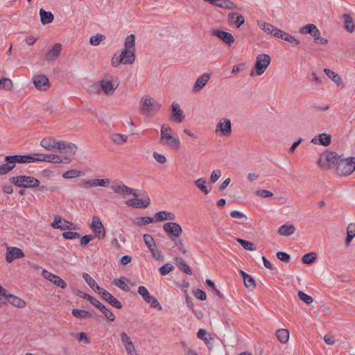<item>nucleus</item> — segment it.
Here are the masks:
<instances>
[{"label": "nucleus", "mask_w": 355, "mask_h": 355, "mask_svg": "<svg viewBox=\"0 0 355 355\" xmlns=\"http://www.w3.org/2000/svg\"><path fill=\"white\" fill-rule=\"evenodd\" d=\"M4 162L3 164L0 165V175H3L11 171L15 168L16 162L13 161L11 155H7L4 157Z\"/></svg>", "instance_id": "6ab92c4d"}, {"label": "nucleus", "mask_w": 355, "mask_h": 355, "mask_svg": "<svg viewBox=\"0 0 355 355\" xmlns=\"http://www.w3.org/2000/svg\"><path fill=\"white\" fill-rule=\"evenodd\" d=\"M91 229L94 234V236L98 239H104L105 236V230L100 218L94 216L92 218Z\"/></svg>", "instance_id": "6e6552de"}, {"label": "nucleus", "mask_w": 355, "mask_h": 355, "mask_svg": "<svg viewBox=\"0 0 355 355\" xmlns=\"http://www.w3.org/2000/svg\"><path fill=\"white\" fill-rule=\"evenodd\" d=\"M172 120L177 123H180L184 119V115L178 103L173 102L171 105Z\"/></svg>", "instance_id": "4be33fe9"}, {"label": "nucleus", "mask_w": 355, "mask_h": 355, "mask_svg": "<svg viewBox=\"0 0 355 355\" xmlns=\"http://www.w3.org/2000/svg\"><path fill=\"white\" fill-rule=\"evenodd\" d=\"M11 156L16 164H28L35 162V160H37L35 158L34 153L31 155H14Z\"/></svg>", "instance_id": "b1692460"}, {"label": "nucleus", "mask_w": 355, "mask_h": 355, "mask_svg": "<svg viewBox=\"0 0 355 355\" xmlns=\"http://www.w3.org/2000/svg\"><path fill=\"white\" fill-rule=\"evenodd\" d=\"M120 56L123 58V64H132L136 58L135 51L123 49L121 52Z\"/></svg>", "instance_id": "bb28decb"}, {"label": "nucleus", "mask_w": 355, "mask_h": 355, "mask_svg": "<svg viewBox=\"0 0 355 355\" xmlns=\"http://www.w3.org/2000/svg\"><path fill=\"white\" fill-rule=\"evenodd\" d=\"M277 340L283 344L288 343L290 337L289 331L286 329H279L275 332Z\"/></svg>", "instance_id": "473e14b6"}, {"label": "nucleus", "mask_w": 355, "mask_h": 355, "mask_svg": "<svg viewBox=\"0 0 355 355\" xmlns=\"http://www.w3.org/2000/svg\"><path fill=\"white\" fill-rule=\"evenodd\" d=\"M284 40L285 41H287L288 42L293 44V45H299L300 44V41L296 39L295 37L292 36L291 35L288 34V33H286L284 35Z\"/></svg>", "instance_id": "e2e57ef3"}, {"label": "nucleus", "mask_w": 355, "mask_h": 355, "mask_svg": "<svg viewBox=\"0 0 355 355\" xmlns=\"http://www.w3.org/2000/svg\"><path fill=\"white\" fill-rule=\"evenodd\" d=\"M317 258V254L315 252H309L307 254H305L302 257V261L303 263L305 264H311L313 263Z\"/></svg>", "instance_id": "3c124183"}, {"label": "nucleus", "mask_w": 355, "mask_h": 355, "mask_svg": "<svg viewBox=\"0 0 355 355\" xmlns=\"http://www.w3.org/2000/svg\"><path fill=\"white\" fill-rule=\"evenodd\" d=\"M135 40L136 37L134 34L128 35L125 39L123 49L135 51Z\"/></svg>", "instance_id": "4c0bfd02"}, {"label": "nucleus", "mask_w": 355, "mask_h": 355, "mask_svg": "<svg viewBox=\"0 0 355 355\" xmlns=\"http://www.w3.org/2000/svg\"><path fill=\"white\" fill-rule=\"evenodd\" d=\"M90 303L95 307L98 308L108 320L112 321V322L114 320L115 317H114V314L105 305H103L102 303H101L98 300L93 297V299H92Z\"/></svg>", "instance_id": "a211bd4d"}, {"label": "nucleus", "mask_w": 355, "mask_h": 355, "mask_svg": "<svg viewBox=\"0 0 355 355\" xmlns=\"http://www.w3.org/2000/svg\"><path fill=\"white\" fill-rule=\"evenodd\" d=\"M150 198L146 196L141 199L133 198L130 199L126 202V205L129 207H133L135 208L139 207H148L150 205Z\"/></svg>", "instance_id": "aec40b11"}, {"label": "nucleus", "mask_w": 355, "mask_h": 355, "mask_svg": "<svg viewBox=\"0 0 355 355\" xmlns=\"http://www.w3.org/2000/svg\"><path fill=\"white\" fill-rule=\"evenodd\" d=\"M297 295L300 300L304 302L306 304H311L313 302V299L311 296L304 293L302 291H299L297 293Z\"/></svg>", "instance_id": "6e6d98bb"}, {"label": "nucleus", "mask_w": 355, "mask_h": 355, "mask_svg": "<svg viewBox=\"0 0 355 355\" xmlns=\"http://www.w3.org/2000/svg\"><path fill=\"white\" fill-rule=\"evenodd\" d=\"M163 141L166 145L171 146L175 149H179L180 148L179 138L173 137L171 133L165 134L162 130L161 131L160 142Z\"/></svg>", "instance_id": "9b49d317"}, {"label": "nucleus", "mask_w": 355, "mask_h": 355, "mask_svg": "<svg viewBox=\"0 0 355 355\" xmlns=\"http://www.w3.org/2000/svg\"><path fill=\"white\" fill-rule=\"evenodd\" d=\"M130 282V279H128L127 277H121L119 279L114 280V284L116 286L119 287L122 291H123L125 292H129L130 288L126 284L127 282Z\"/></svg>", "instance_id": "e433bc0d"}, {"label": "nucleus", "mask_w": 355, "mask_h": 355, "mask_svg": "<svg viewBox=\"0 0 355 355\" xmlns=\"http://www.w3.org/2000/svg\"><path fill=\"white\" fill-rule=\"evenodd\" d=\"M172 241L174 243L175 247L183 254H187L188 252L187 247L184 243V241L181 238H172Z\"/></svg>", "instance_id": "ea45409f"}, {"label": "nucleus", "mask_w": 355, "mask_h": 355, "mask_svg": "<svg viewBox=\"0 0 355 355\" xmlns=\"http://www.w3.org/2000/svg\"><path fill=\"white\" fill-rule=\"evenodd\" d=\"M33 82L35 87L41 91H46L50 87L49 80L44 75L35 76Z\"/></svg>", "instance_id": "f8f14e48"}, {"label": "nucleus", "mask_w": 355, "mask_h": 355, "mask_svg": "<svg viewBox=\"0 0 355 355\" xmlns=\"http://www.w3.org/2000/svg\"><path fill=\"white\" fill-rule=\"evenodd\" d=\"M174 269V267L170 263H166L159 268V272L162 275H166Z\"/></svg>", "instance_id": "680f3d73"}, {"label": "nucleus", "mask_w": 355, "mask_h": 355, "mask_svg": "<svg viewBox=\"0 0 355 355\" xmlns=\"http://www.w3.org/2000/svg\"><path fill=\"white\" fill-rule=\"evenodd\" d=\"M211 35L218 37L228 46H231L234 42V37L230 33L214 29L211 31Z\"/></svg>", "instance_id": "2eb2a0df"}, {"label": "nucleus", "mask_w": 355, "mask_h": 355, "mask_svg": "<svg viewBox=\"0 0 355 355\" xmlns=\"http://www.w3.org/2000/svg\"><path fill=\"white\" fill-rule=\"evenodd\" d=\"M206 180L203 178H198L194 182V184L196 187H198L205 194H208L210 192L211 187H210L208 188L206 186Z\"/></svg>", "instance_id": "58836bf2"}, {"label": "nucleus", "mask_w": 355, "mask_h": 355, "mask_svg": "<svg viewBox=\"0 0 355 355\" xmlns=\"http://www.w3.org/2000/svg\"><path fill=\"white\" fill-rule=\"evenodd\" d=\"M355 171V157L350 156L345 157L340 155L335 172L339 176H348Z\"/></svg>", "instance_id": "f257e3e1"}, {"label": "nucleus", "mask_w": 355, "mask_h": 355, "mask_svg": "<svg viewBox=\"0 0 355 355\" xmlns=\"http://www.w3.org/2000/svg\"><path fill=\"white\" fill-rule=\"evenodd\" d=\"M314 28H315V25H314L313 24H309L302 27L300 30V33L302 34L313 35Z\"/></svg>", "instance_id": "4d7b16f0"}, {"label": "nucleus", "mask_w": 355, "mask_h": 355, "mask_svg": "<svg viewBox=\"0 0 355 355\" xmlns=\"http://www.w3.org/2000/svg\"><path fill=\"white\" fill-rule=\"evenodd\" d=\"M205 2L209 3L212 6L219 8L232 10L237 8L236 5L230 0H203Z\"/></svg>", "instance_id": "412c9836"}, {"label": "nucleus", "mask_w": 355, "mask_h": 355, "mask_svg": "<svg viewBox=\"0 0 355 355\" xmlns=\"http://www.w3.org/2000/svg\"><path fill=\"white\" fill-rule=\"evenodd\" d=\"M7 301H8L12 305L16 307L23 308L26 306V302L24 300L17 296L10 294L8 295L6 293V302Z\"/></svg>", "instance_id": "72a5a7b5"}, {"label": "nucleus", "mask_w": 355, "mask_h": 355, "mask_svg": "<svg viewBox=\"0 0 355 355\" xmlns=\"http://www.w3.org/2000/svg\"><path fill=\"white\" fill-rule=\"evenodd\" d=\"M193 294L196 298L202 301H205L207 298L205 293L200 289H196L193 291Z\"/></svg>", "instance_id": "774afa93"}, {"label": "nucleus", "mask_w": 355, "mask_h": 355, "mask_svg": "<svg viewBox=\"0 0 355 355\" xmlns=\"http://www.w3.org/2000/svg\"><path fill=\"white\" fill-rule=\"evenodd\" d=\"M95 86L97 88L98 92H100L101 90L105 94L110 96L114 93L118 85H114V84L112 83V79L105 78L98 81Z\"/></svg>", "instance_id": "423d86ee"}, {"label": "nucleus", "mask_w": 355, "mask_h": 355, "mask_svg": "<svg viewBox=\"0 0 355 355\" xmlns=\"http://www.w3.org/2000/svg\"><path fill=\"white\" fill-rule=\"evenodd\" d=\"M42 275L44 278L53 283L57 286H59L62 288H65L67 287V283L62 279L49 272L48 270H43Z\"/></svg>", "instance_id": "4468645a"}, {"label": "nucleus", "mask_w": 355, "mask_h": 355, "mask_svg": "<svg viewBox=\"0 0 355 355\" xmlns=\"http://www.w3.org/2000/svg\"><path fill=\"white\" fill-rule=\"evenodd\" d=\"M10 183L18 187L34 188L40 185V181L31 176L18 175L13 176L9 179Z\"/></svg>", "instance_id": "20e7f679"}, {"label": "nucleus", "mask_w": 355, "mask_h": 355, "mask_svg": "<svg viewBox=\"0 0 355 355\" xmlns=\"http://www.w3.org/2000/svg\"><path fill=\"white\" fill-rule=\"evenodd\" d=\"M324 71L325 74L335 83L340 84L342 83V80L340 76L334 71L329 69H324Z\"/></svg>", "instance_id": "de8ad7c7"}, {"label": "nucleus", "mask_w": 355, "mask_h": 355, "mask_svg": "<svg viewBox=\"0 0 355 355\" xmlns=\"http://www.w3.org/2000/svg\"><path fill=\"white\" fill-rule=\"evenodd\" d=\"M209 78L210 75L209 73H204L198 77L195 83L193 90L196 92L201 90L208 83Z\"/></svg>", "instance_id": "a878e982"}, {"label": "nucleus", "mask_w": 355, "mask_h": 355, "mask_svg": "<svg viewBox=\"0 0 355 355\" xmlns=\"http://www.w3.org/2000/svg\"><path fill=\"white\" fill-rule=\"evenodd\" d=\"M331 137L330 135L322 133L318 135V138L314 137L311 140V143L314 144H320L322 146H327L331 143Z\"/></svg>", "instance_id": "7c9ffc66"}, {"label": "nucleus", "mask_w": 355, "mask_h": 355, "mask_svg": "<svg viewBox=\"0 0 355 355\" xmlns=\"http://www.w3.org/2000/svg\"><path fill=\"white\" fill-rule=\"evenodd\" d=\"M24 257L23 251L17 247H8L6 260L8 263H11L14 259Z\"/></svg>", "instance_id": "f3484780"}, {"label": "nucleus", "mask_w": 355, "mask_h": 355, "mask_svg": "<svg viewBox=\"0 0 355 355\" xmlns=\"http://www.w3.org/2000/svg\"><path fill=\"white\" fill-rule=\"evenodd\" d=\"M62 51V44L59 42L55 43L44 55V59L47 62L56 60L60 55Z\"/></svg>", "instance_id": "1a4fd4ad"}, {"label": "nucleus", "mask_w": 355, "mask_h": 355, "mask_svg": "<svg viewBox=\"0 0 355 355\" xmlns=\"http://www.w3.org/2000/svg\"><path fill=\"white\" fill-rule=\"evenodd\" d=\"M338 157L339 155L334 151L326 152L320 155L318 164L324 170L336 168Z\"/></svg>", "instance_id": "7ed1b4c3"}, {"label": "nucleus", "mask_w": 355, "mask_h": 355, "mask_svg": "<svg viewBox=\"0 0 355 355\" xmlns=\"http://www.w3.org/2000/svg\"><path fill=\"white\" fill-rule=\"evenodd\" d=\"M93 239L94 236L92 234L85 235L80 238V244L82 247H85Z\"/></svg>", "instance_id": "338daca9"}, {"label": "nucleus", "mask_w": 355, "mask_h": 355, "mask_svg": "<svg viewBox=\"0 0 355 355\" xmlns=\"http://www.w3.org/2000/svg\"><path fill=\"white\" fill-rule=\"evenodd\" d=\"M76 338L78 341H84L86 344H89L90 343V339L88 338L87 334L85 332L76 334Z\"/></svg>", "instance_id": "69168bd1"}, {"label": "nucleus", "mask_w": 355, "mask_h": 355, "mask_svg": "<svg viewBox=\"0 0 355 355\" xmlns=\"http://www.w3.org/2000/svg\"><path fill=\"white\" fill-rule=\"evenodd\" d=\"M261 28L268 34L273 33L275 26L270 24L263 22L261 25Z\"/></svg>", "instance_id": "0e129e2a"}, {"label": "nucleus", "mask_w": 355, "mask_h": 355, "mask_svg": "<svg viewBox=\"0 0 355 355\" xmlns=\"http://www.w3.org/2000/svg\"><path fill=\"white\" fill-rule=\"evenodd\" d=\"M62 237L65 239H75L80 237V234L76 232H64L62 233Z\"/></svg>", "instance_id": "bf43d9fd"}, {"label": "nucleus", "mask_w": 355, "mask_h": 355, "mask_svg": "<svg viewBox=\"0 0 355 355\" xmlns=\"http://www.w3.org/2000/svg\"><path fill=\"white\" fill-rule=\"evenodd\" d=\"M40 21L43 25L53 22L54 19L53 14L50 11H46L43 8L40 9Z\"/></svg>", "instance_id": "c756f323"}, {"label": "nucleus", "mask_w": 355, "mask_h": 355, "mask_svg": "<svg viewBox=\"0 0 355 355\" xmlns=\"http://www.w3.org/2000/svg\"><path fill=\"white\" fill-rule=\"evenodd\" d=\"M220 132L221 135L228 137L232 133V124L230 119L223 118L218 123L216 132Z\"/></svg>", "instance_id": "9d476101"}, {"label": "nucleus", "mask_w": 355, "mask_h": 355, "mask_svg": "<svg viewBox=\"0 0 355 355\" xmlns=\"http://www.w3.org/2000/svg\"><path fill=\"white\" fill-rule=\"evenodd\" d=\"M153 221L154 218L150 216L137 218L135 220V223L139 226L148 225L149 223H153Z\"/></svg>", "instance_id": "864d4df0"}, {"label": "nucleus", "mask_w": 355, "mask_h": 355, "mask_svg": "<svg viewBox=\"0 0 355 355\" xmlns=\"http://www.w3.org/2000/svg\"><path fill=\"white\" fill-rule=\"evenodd\" d=\"M35 158L37 159L35 162H52L53 159L57 158V155H47L42 153H34Z\"/></svg>", "instance_id": "79ce46f5"}, {"label": "nucleus", "mask_w": 355, "mask_h": 355, "mask_svg": "<svg viewBox=\"0 0 355 355\" xmlns=\"http://www.w3.org/2000/svg\"><path fill=\"white\" fill-rule=\"evenodd\" d=\"M78 147L76 144L66 141H58L56 143L55 149H58L60 152H67V150L75 153Z\"/></svg>", "instance_id": "5701e85b"}, {"label": "nucleus", "mask_w": 355, "mask_h": 355, "mask_svg": "<svg viewBox=\"0 0 355 355\" xmlns=\"http://www.w3.org/2000/svg\"><path fill=\"white\" fill-rule=\"evenodd\" d=\"M156 221L173 220L175 219V214L173 212L162 211L157 212L155 215Z\"/></svg>", "instance_id": "cd10ccee"}, {"label": "nucleus", "mask_w": 355, "mask_h": 355, "mask_svg": "<svg viewBox=\"0 0 355 355\" xmlns=\"http://www.w3.org/2000/svg\"><path fill=\"white\" fill-rule=\"evenodd\" d=\"M98 294L101 295L103 299L107 302L112 306L116 309L122 308L123 305L121 302L104 288H102Z\"/></svg>", "instance_id": "dca6fc26"}, {"label": "nucleus", "mask_w": 355, "mask_h": 355, "mask_svg": "<svg viewBox=\"0 0 355 355\" xmlns=\"http://www.w3.org/2000/svg\"><path fill=\"white\" fill-rule=\"evenodd\" d=\"M296 228L293 224H284L278 229V234L281 236H288L295 233Z\"/></svg>", "instance_id": "c85d7f7f"}, {"label": "nucleus", "mask_w": 355, "mask_h": 355, "mask_svg": "<svg viewBox=\"0 0 355 355\" xmlns=\"http://www.w3.org/2000/svg\"><path fill=\"white\" fill-rule=\"evenodd\" d=\"M13 84L10 78H3L0 80V89L11 90Z\"/></svg>", "instance_id": "603ef678"}, {"label": "nucleus", "mask_w": 355, "mask_h": 355, "mask_svg": "<svg viewBox=\"0 0 355 355\" xmlns=\"http://www.w3.org/2000/svg\"><path fill=\"white\" fill-rule=\"evenodd\" d=\"M197 336L198 338L203 340L207 345H211L214 341V338L208 335L205 329H200L197 333Z\"/></svg>", "instance_id": "a18cd8bd"}, {"label": "nucleus", "mask_w": 355, "mask_h": 355, "mask_svg": "<svg viewBox=\"0 0 355 355\" xmlns=\"http://www.w3.org/2000/svg\"><path fill=\"white\" fill-rule=\"evenodd\" d=\"M138 293L142 297L144 301H146L150 297L148 289L144 286H139Z\"/></svg>", "instance_id": "13d9d810"}, {"label": "nucleus", "mask_w": 355, "mask_h": 355, "mask_svg": "<svg viewBox=\"0 0 355 355\" xmlns=\"http://www.w3.org/2000/svg\"><path fill=\"white\" fill-rule=\"evenodd\" d=\"M270 57L268 54H259L256 58L255 74L262 75L270 63Z\"/></svg>", "instance_id": "39448f33"}, {"label": "nucleus", "mask_w": 355, "mask_h": 355, "mask_svg": "<svg viewBox=\"0 0 355 355\" xmlns=\"http://www.w3.org/2000/svg\"><path fill=\"white\" fill-rule=\"evenodd\" d=\"M355 236V224L350 223L347 228V237L345 239V243L347 245H349L353 238Z\"/></svg>", "instance_id": "49530a36"}, {"label": "nucleus", "mask_w": 355, "mask_h": 355, "mask_svg": "<svg viewBox=\"0 0 355 355\" xmlns=\"http://www.w3.org/2000/svg\"><path fill=\"white\" fill-rule=\"evenodd\" d=\"M164 231L170 238H179L182 233V228L180 224L174 222H168L163 225Z\"/></svg>", "instance_id": "0eeeda50"}, {"label": "nucleus", "mask_w": 355, "mask_h": 355, "mask_svg": "<svg viewBox=\"0 0 355 355\" xmlns=\"http://www.w3.org/2000/svg\"><path fill=\"white\" fill-rule=\"evenodd\" d=\"M83 277L87 284L91 288H92L95 292H98V293L101 291L103 288H101L95 282V280L87 273L84 272L83 274Z\"/></svg>", "instance_id": "c9c22d12"}, {"label": "nucleus", "mask_w": 355, "mask_h": 355, "mask_svg": "<svg viewBox=\"0 0 355 355\" xmlns=\"http://www.w3.org/2000/svg\"><path fill=\"white\" fill-rule=\"evenodd\" d=\"M57 141L51 137H44L40 141V145L45 149L51 150L55 149Z\"/></svg>", "instance_id": "2f4dec72"}, {"label": "nucleus", "mask_w": 355, "mask_h": 355, "mask_svg": "<svg viewBox=\"0 0 355 355\" xmlns=\"http://www.w3.org/2000/svg\"><path fill=\"white\" fill-rule=\"evenodd\" d=\"M236 241L246 250L254 251L256 250L255 245L252 242L241 239H237Z\"/></svg>", "instance_id": "8fccbe9b"}, {"label": "nucleus", "mask_w": 355, "mask_h": 355, "mask_svg": "<svg viewBox=\"0 0 355 355\" xmlns=\"http://www.w3.org/2000/svg\"><path fill=\"white\" fill-rule=\"evenodd\" d=\"M146 302L150 304V306L153 308H157L159 310H162V306L160 305L159 302H158V300L153 296H151L150 297L149 299H148Z\"/></svg>", "instance_id": "052dcab7"}, {"label": "nucleus", "mask_w": 355, "mask_h": 355, "mask_svg": "<svg viewBox=\"0 0 355 355\" xmlns=\"http://www.w3.org/2000/svg\"><path fill=\"white\" fill-rule=\"evenodd\" d=\"M72 314L78 319L90 318L92 315L86 310L73 309H72Z\"/></svg>", "instance_id": "37998d69"}, {"label": "nucleus", "mask_w": 355, "mask_h": 355, "mask_svg": "<svg viewBox=\"0 0 355 355\" xmlns=\"http://www.w3.org/2000/svg\"><path fill=\"white\" fill-rule=\"evenodd\" d=\"M345 28L347 31L352 33L354 31V24L352 18L349 14L343 15Z\"/></svg>", "instance_id": "a19ab883"}, {"label": "nucleus", "mask_w": 355, "mask_h": 355, "mask_svg": "<svg viewBox=\"0 0 355 355\" xmlns=\"http://www.w3.org/2000/svg\"><path fill=\"white\" fill-rule=\"evenodd\" d=\"M175 262L176 266L181 271L189 275H192L191 270L190 269L189 266L185 263L182 258L176 257L175 259Z\"/></svg>", "instance_id": "f704fd0d"}, {"label": "nucleus", "mask_w": 355, "mask_h": 355, "mask_svg": "<svg viewBox=\"0 0 355 355\" xmlns=\"http://www.w3.org/2000/svg\"><path fill=\"white\" fill-rule=\"evenodd\" d=\"M119 337L128 355L136 351V348L130 336H129L125 332H121Z\"/></svg>", "instance_id": "ddd939ff"}, {"label": "nucleus", "mask_w": 355, "mask_h": 355, "mask_svg": "<svg viewBox=\"0 0 355 355\" xmlns=\"http://www.w3.org/2000/svg\"><path fill=\"white\" fill-rule=\"evenodd\" d=\"M128 135L119 133H114L111 136V140L112 142L117 145H121L125 143L128 141Z\"/></svg>", "instance_id": "c03bdc74"}, {"label": "nucleus", "mask_w": 355, "mask_h": 355, "mask_svg": "<svg viewBox=\"0 0 355 355\" xmlns=\"http://www.w3.org/2000/svg\"><path fill=\"white\" fill-rule=\"evenodd\" d=\"M111 189L116 193L123 194L124 196L131 193L136 197L138 196L137 193L133 192L132 189L128 187L125 185L113 184L112 185Z\"/></svg>", "instance_id": "393cba45"}, {"label": "nucleus", "mask_w": 355, "mask_h": 355, "mask_svg": "<svg viewBox=\"0 0 355 355\" xmlns=\"http://www.w3.org/2000/svg\"><path fill=\"white\" fill-rule=\"evenodd\" d=\"M141 112L143 115L148 117L155 116L161 107V105L154 98L146 96L141 98Z\"/></svg>", "instance_id": "f03ea898"}, {"label": "nucleus", "mask_w": 355, "mask_h": 355, "mask_svg": "<svg viewBox=\"0 0 355 355\" xmlns=\"http://www.w3.org/2000/svg\"><path fill=\"white\" fill-rule=\"evenodd\" d=\"M106 38L105 35L101 33H97L95 35L90 37L89 42L92 46H98L101 42L105 40Z\"/></svg>", "instance_id": "09e8293b"}, {"label": "nucleus", "mask_w": 355, "mask_h": 355, "mask_svg": "<svg viewBox=\"0 0 355 355\" xmlns=\"http://www.w3.org/2000/svg\"><path fill=\"white\" fill-rule=\"evenodd\" d=\"M243 282L245 287L250 291L253 290L256 286L254 279L250 275L245 276V279H243Z\"/></svg>", "instance_id": "5fc2aeb1"}]
</instances>
